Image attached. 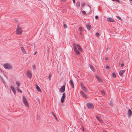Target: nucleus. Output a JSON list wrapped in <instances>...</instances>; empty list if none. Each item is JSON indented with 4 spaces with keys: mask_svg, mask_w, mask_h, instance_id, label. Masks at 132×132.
Listing matches in <instances>:
<instances>
[{
    "mask_svg": "<svg viewBox=\"0 0 132 132\" xmlns=\"http://www.w3.org/2000/svg\"><path fill=\"white\" fill-rule=\"evenodd\" d=\"M73 46L74 51L75 52L76 54L78 55H79L80 53L77 49L76 47V45L75 43H74L73 44Z\"/></svg>",
    "mask_w": 132,
    "mask_h": 132,
    "instance_id": "nucleus-1",
    "label": "nucleus"
},
{
    "mask_svg": "<svg viewBox=\"0 0 132 132\" xmlns=\"http://www.w3.org/2000/svg\"><path fill=\"white\" fill-rule=\"evenodd\" d=\"M4 67L6 69L10 70L12 69L11 65L8 63H5L3 64Z\"/></svg>",
    "mask_w": 132,
    "mask_h": 132,
    "instance_id": "nucleus-2",
    "label": "nucleus"
},
{
    "mask_svg": "<svg viewBox=\"0 0 132 132\" xmlns=\"http://www.w3.org/2000/svg\"><path fill=\"white\" fill-rule=\"evenodd\" d=\"M22 29L20 27L18 26L16 31V34L18 35H21L22 34Z\"/></svg>",
    "mask_w": 132,
    "mask_h": 132,
    "instance_id": "nucleus-3",
    "label": "nucleus"
},
{
    "mask_svg": "<svg viewBox=\"0 0 132 132\" xmlns=\"http://www.w3.org/2000/svg\"><path fill=\"white\" fill-rule=\"evenodd\" d=\"M86 106L89 109H92L94 108V105L93 104L91 103H88L86 104Z\"/></svg>",
    "mask_w": 132,
    "mask_h": 132,
    "instance_id": "nucleus-4",
    "label": "nucleus"
},
{
    "mask_svg": "<svg viewBox=\"0 0 132 132\" xmlns=\"http://www.w3.org/2000/svg\"><path fill=\"white\" fill-rule=\"evenodd\" d=\"M65 86L63 85L59 89V92L61 93H63L65 91Z\"/></svg>",
    "mask_w": 132,
    "mask_h": 132,
    "instance_id": "nucleus-5",
    "label": "nucleus"
},
{
    "mask_svg": "<svg viewBox=\"0 0 132 132\" xmlns=\"http://www.w3.org/2000/svg\"><path fill=\"white\" fill-rule=\"evenodd\" d=\"M27 76L29 78H31L32 77V74L31 73V71L29 70H28L27 71Z\"/></svg>",
    "mask_w": 132,
    "mask_h": 132,
    "instance_id": "nucleus-6",
    "label": "nucleus"
},
{
    "mask_svg": "<svg viewBox=\"0 0 132 132\" xmlns=\"http://www.w3.org/2000/svg\"><path fill=\"white\" fill-rule=\"evenodd\" d=\"M65 97V94L64 93L63 94V95L61 98V102L62 103H63L64 102V100Z\"/></svg>",
    "mask_w": 132,
    "mask_h": 132,
    "instance_id": "nucleus-7",
    "label": "nucleus"
},
{
    "mask_svg": "<svg viewBox=\"0 0 132 132\" xmlns=\"http://www.w3.org/2000/svg\"><path fill=\"white\" fill-rule=\"evenodd\" d=\"M107 20L110 22H113L114 21V20L113 19L110 17L107 18Z\"/></svg>",
    "mask_w": 132,
    "mask_h": 132,
    "instance_id": "nucleus-8",
    "label": "nucleus"
},
{
    "mask_svg": "<svg viewBox=\"0 0 132 132\" xmlns=\"http://www.w3.org/2000/svg\"><path fill=\"white\" fill-rule=\"evenodd\" d=\"M125 70H120L119 72L120 75L122 76L123 75V74L125 73Z\"/></svg>",
    "mask_w": 132,
    "mask_h": 132,
    "instance_id": "nucleus-9",
    "label": "nucleus"
},
{
    "mask_svg": "<svg viewBox=\"0 0 132 132\" xmlns=\"http://www.w3.org/2000/svg\"><path fill=\"white\" fill-rule=\"evenodd\" d=\"M81 94L82 95L83 97L85 98H87L86 95L82 91H81L80 92Z\"/></svg>",
    "mask_w": 132,
    "mask_h": 132,
    "instance_id": "nucleus-10",
    "label": "nucleus"
},
{
    "mask_svg": "<svg viewBox=\"0 0 132 132\" xmlns=\"http://www.w3.org/2000/svg\"><path fill=\"white\" fill-rule=\"evenodd\" d=\"M69 82L71 85L72 88H74V85L73 81L72 80L70 79Z\"/></svg>",
    "mask_w": 132,
    "mask_h": 132,
    "instance_id": "nucleus-11",
    "label": "nucleus"
},
{
    "mask_svg": "<svg viewBox=\"0 0 132 132\" xmlns=\"http://www.w3.org/2000/svg\"><path fill=\"white\" fill-rule=\"evenodd\" d=\"M132 114V112L130 109H129L128 112V116L129 117H130Z\"/></svg>",
    "mask_w": 132,
    "mask_h": 132,
    "instance_id": "nucleus-12",
    "label": "nucleus"
},
{
    "mask_svg": "<svg viewBox=\"0 0 132 132\" xmlns=\"http://www.w3.org/2000/svg\"><path fill=\"white\" fill-rule=\"evenodd\" d=\"M11 88L12 90V91L13 92L14 94L15 95L16 92L14 87L13 86L11 85Z\"/></svg>",
    "mask_w": 132,
    "mask_h": 132,
    "instance_id": "nucleus-13",
    "label": "nucleus"
},
{
    "mask_svg": "<svg viewBox=\"0 0 132 132\" xmlns=\"http://www.w3.org/2000/svg\"><path fill=\"white\" fill-rule=\"evenodd\" d=\"M36 89L39 92H41L42 91L40 89V88L37 85H36Z\"/></svg>",
    "mask_w": 132,
    "mask_h": 132,
    "instance_id": "nucleus-14",
    "label": "nucleus"
},
{
    "mask_svg": "<svg viewBox=\"0 0 132 132\" xmlns=\"http://www.w3.org/2000/svg\"><path fill=\"white\" fill-rule=\"evenodd\" d=\"M21 51H22V52L24 54H27V53L26 52V51L24 49V48L23 47H21Z\"/></svg>",
    "mask_w": 132,
    "mask_h": 132,
    "instance_id": "nucleus-15",
    "label": "nucleus"
},
{
    "mask_svg": "<svg viewBox=\"0 0 132 132\" xmlns=\"http://www.w3.org/2000/svg\"><path fill=\"white\" fill-rule=\"evenodd\" d=\"M86 27L87 28L88 30H90L92 28V27L89 24H87L86 25Z\"/></svg>",
    "mask_w": 132,
    "mask_h": 132,
    "instance_id": "nucleus-16",
    "label": "nucleus"
},
{
    "mask_svg": "<svg viewBox=\"0 0 132 132\" xmlns=\"http://www.w3.org/2000/svg\"><path fill=\"white\" fill-rule=\"evenodd\" d=\"M16 84L18 86L17 89L18 90H19V87L20 86V84L18 82H16Z\"/></svg>",
    "mask_w": 132,
    "mask_h": 132,
    "instance_id": "nucleus-17",
    "label": "nucleus"
},
{
    "mask_svg": "<svg viewBox=\"0 0 132 132\" xmlns=\"http://www.w3.org/2000/svg\"><path fill=\"white\" fill-rule=\"evenodd\" d=\"M96 77L97 80L100 82H102V80L100 78L97 76H96Z\"/></svg>",
    "mask_w": 132,
    "mask_h": 132,
    "instance_id": "nucleus-18",
    "label": "nucleus"
},
{
    "mask_svg": "<svg viewBox=\"0 0 132 132\" xmlns=\"http://www.w3.org/2000/svg\"><path fill=\"white\" fill-rule=\"evenodd\" d=\"M77 46L78 47V49L79 51H82V49L79 45L78 44L77 45Z\"/></svg>",
    "mask_w": 132,
    "mask_h": 132,
    "instance_id": "nucleus-19",
    "label": "nucleus"
},
{
    "mask_svg": "<svg viewBox=\"0 0 132 132\" xmlns=\"http://www.w3.org/2000/svg\"><path fill=\"white\" fill-rule=\"evenodd\" d=\"M27 107H29V105L27 101H26V102H24V103H23Z\"/></svg>",
    "mask_w": 132,
    "mask_h": 132,
    "instance_id": "nucleus-20",
    "label": "nucleus"
},
{
    "mask_svg": "<svg viewBox=\"0 0 132 132\" xmlns=\"http://www.w3.org/2000/svg\"><path fill=\"white\" fill-rule=\"evenodd\" d=\"M23 103H24V102L27 101L26 97L24 96H23Z\"/></svg>",
    "mask_w": 132,
    "mask_h": 132,
    "instance_id": "nucleus-21",
    "label": "nucleus"
},
{
    "mask_svg": "<svg viewBox=\"0 0 132 132\" xmlns=\"http://www.w3.org/2000/svg\"><path fill=\"white\" fill-rule=\"evenodd\" d=\"M90 67L92 70L93 71H95V69L94 68V67L91 65H90Z\"/></svg>",
    "mask_w": 132,
    "mask_h": 132,
    "instance_id": "nucleus-22",
    "label": "nucleus"
},
{
    "mask_svg": "<svg viewBox=\"0 0 132 132\" xmlns=\"http://www.w3.org/2000/svg\"><path fill=\"white\" fill-rule=\"evenodd\" d=\"M96 118L97 120L100 122H101L102 121L101 119H100L99 116H97L96 117Z\"/></svg>",
    "mask_w": 132,
    "mask_h": 132,
    "instance_id": "nucleus-23",
    "label": "nucleus"
},
{
    "mask_svg": "<svg viewBox=\"0 0 132 132\" xmlns=\"http://www.w3.org/2000/svg\"><path fill=\"white\" fill-rule=\"evenodd\" d=\"M76 5L77 7H79L80 6V3L79 2H78L76 3Z\"/></svg>",
    "mask_w": 132,
    "mask_h": 132,
    "instance_id": "nucleus-24",
    "label": "nucleus"
},
{
    "mask_svg": "<svg viewBox=\"0 0 132 132\" xmlns=\"http://www.w3.org/2000/svg\"><path fill=\"white\" fill-rule=\"evenodd\" d=\"M51 113H52V115H53L54 116V117L57 120V117L55 115V114L53 112H52Z\"/></svg>",
    "mask_w": 132,
    "mask_h": 132,
    "instance_id": "nucleus-25",
    "label": "nucleus"
},
{
    "mask_svg": "<svg viewBox=\"0 0 132 132\" xmlns=\"http://www.w3.org/2000/svg\"><path fill=\"white\" fill-rule=\"evenodd\" d=\"M112 76L113 77H114L115 78L116 77V74L114 72H113L112 74Z\"/></svg>",
    "mask_w": 132,
    "mask_h": 132,
    "instance_id": "nucleus-26",
    "label": "nucleus"
},
{
    "mask_svg": "<svg viewBox=\"0 0 132 132\" xmlns=\"http://www.w3.org/2000/svg\"><path fill=\"white\" fill-rule=\"evenodd\" d=\"M52 76V75L51 73H50L49 75V77H48V78L49 79V80H51V77Z\"/></svg>",
    "mask_w": 132,
    "mask_h": 132,
    "instance_id": "nucleus-27",
    "label": "nucleus"
},
{
    "mask_svg": "<svg viewBox=\"0 0 132 132\" xmlns=\"http://www.w3.org/2000/svg\"><path fill=\"white\" fill-rule=\"evenodd\" d=\"M79 30L81 31H83V30L81 27H80L79 28Z\"/></svg>",
    "mask_w": 132,
    "mask_h": 132,
    "instance_id": "nucleus-28",
    "label": "nucleus"
},
{
    "mask_svg": "<svg viewBox=\"0 0 132 132\" xmlns=\"http://www.w3.org/2000/svg\"><path fill=\"white\" fill-rule=\"evenodd\" d=\"M116 17L119 20H121V18L119 16H116Z\"/></svg>",
    "mask_w": 132,
    "mask_h": 132,
    "instance_id": "nucleus-29",
    "label": "nucleus"
},
{
    "mask_svg": "<svg viewBox=\"0 0 132 132\" xmlns=\"http://www.w3.org/2000/svg\"><path fill=\"white\" fill-rule=\"evenodd\" d=\"M83 90L85 92H87V89L85 87H84V88L83 89Z\"/></svg>",
    "mask_w": 132,
    "mask_h": 132,
    "instance_id": "nucleus-30",
    "label": "nucleus"
},
{
    "mask_svg": "<svg viewBox=\"0 0 132 132\" xmlns=\"http://www.w3.org/2000/svg\"><path fill=\"white\" fill-rule=\"evenodd\" d=\"M85 4V3H81V6H84Z\"/></svg>",
    "mask_w": 132,
    "mask_h": 132,
    "instance_id": "nucleus-31",
    "label": "nucleus"
},
{
    "mask_svg": "<svg viewBox=\"0 0 132 132\" xmlns=\"http://www.w3.org/2000/svg\"><path fill=\"white\" fill-rule=\"evenodd\" d=\"M82 14L84 15H86V13L85 11H82Z\"/></svg>",
    "mask_w": 132,
    "mask_h": 132,
    "instance_id": "nucleus-32",
    "label": "nucleus"
},
{
    "mask_svg": "<svg viewBox=\"0 0 132 132\" xmlns=\"http://www.w3.org/2000/svg\"><path fill=\"white\" fill-rule=\"evenodd\" d=\"M63 27L65 28H67V25L65 24H64L63 25Z\"/></svg>",
    "mask_w": 132,
    "mask_h": 132,
    "instance_id": "nucleus-33",
    "label": "nucleus"
},
{
    "mask_svg": "<svg viewBox=\"0 0 132 132\" xmlns=\"http://www.w3.org/2000/svg\"><path fill=\"white\" fill-rule=\"evenodd\" d=\"M99 34L98 32H97L96 33V36L97 37H98L99 36Z\"/></svg>",
    "mask_w": 132,
    "mask_h": 132,
    "instance_id": "nucleus-34",
    "label": "nucleus"
},
{
    "mask_svg": "<svg viewBox=\"0 0 132 132\" xmlns=\"http://www.w3.org/2000/svg\"><path fill=\"white\" fill-rule=\"evenodd\" d=\"M112 0L113 1H116L118 3L120 2V1L119 0Z\"/></svg>",
    "mask_w": 132,
    "mask_h": 132,
    "instance_id": "nucleus-35",
    "label": "nucleus"
},
{
    "mask_svg": "<svg viewBox=\"0 0 132 132\" xmlns=\"http://www.w3.org/2000/svg\"><path fill=\"white\" fill-rule=\"evenodd\" d=\"M81 87L82 89L84 88V87H85L84 86V85L82 84H81Z\"/></svg>",
    "mask_w": 132,
    "mask_h": 132,
    "instance_id": "nucleus-36",
    "label": "nucleus"
},
{
    "mask_svg": "<svg viewBox=\"0 0 132 132\" xmlns=\"http://www.w3.org/2000/svg\"><path fill=\"white\" fill-rule=\"evenodd\" d=\"M106 68L107 69H109L110 68V67L108 65H107L106 67Z\"/></svg>",
    "mask_w": 132,
    "mask_h": 132,
    "instance_id": "nucleus-37",
    "label": "nucleus"
},
{
    "mask_svg": "<svg viewBox=\"0 0 132 132\" xmlns=\"http://www.w3.org/2000/svg\"><path fill=\"white\" fill-rule=\"evenodd\" d=\"M32 68L34 69H36V66L35 65H34L32 66Z\"/></svg>",
    "mask_w": 132,
    "mask_h": 132,
    "instance_id": "nucleus-38",
    "label": "nucleus"
},
{
    "mask_svg": "<svg viewBox=\"0 0 132 132\" xmlns=\"http://www.w3.org/2000/svg\"><path fill=\"white\" fill-rule=\"evenodd\" d=\"M95 18L96 19H97L98 18V17L97 15H96L95 16Z\"/></svg>",
    "mask_w": 132,
    "mask_h": 132,
    "instance_id": "nucleus-39",
    "label": "nucleus"
},
{
    "mask_svg": "<svg viewBox=\"0 0 132 132\" xmlns=\"http://www.w3.org/2000/svg\"><path fill=\"white\" fill-rule=\"evenodd\" d=\"M124 64L123 63H122L121 64V67H123L124 66Z\"/></svg>",
    "mask_w": 132,
    "mask_h": 132,
    "instance_id": "nucleus-40",
    "label": "nucleus"
},
{
    "mask_svg": "<svg viewBox=\"0 0 132 132\" xmlns=\"http://www.w3.org/2000/svg\"><path fill=\"white\" fill-rule=\"evenodd\" d=\"M18 91H19L20 93H22V91L20 89H19V90H18Z\"/></svg>",
    "mask_w": 132,
    "mask_h": 132,
    "instance_id": "nucleus-41",
    "label": "nucleus"
},
{
    "mask_svg": "<svg viewBox=\"0 0 132 132\" xmlns=\"http://www.w3.org/2000/svg\"><path fill=\"white\" fill-rule=\"evenodd\" d=\"M102 94H104V91H102Z\"/></svg>",
    "mask_w": 132,
    "mask_h": 132,
    "instance_id": "nucleus-42",
    "label": "nucleus"
},
{
    "mask_svg": "<svg viewBox=\"0 0 132 132\" xmlns=\"http://www.w3.org/2000/svg\"><path fill=\"white\" fill-rule=\"evenodd\" d=\"M38 101H39V103L40 104L39 99V98H38Z\"/></svg>",
    "mask_w": 132,
    "mask_h": 132,
    "instance_id": "nucleus-43",
    "label": "nucleus"
},
{
    "mask_svg": "<svg viewBox=\"0 0 132 132\" xmlns=\"http://www.w3.org/2000/svg\"><path fill=\"white\" fill-rule=\"evenodd\" d=\"M108 60V57H106V58H105V60Z\"/></svg>",
    "mask_w": 132,
    "mask_h": 132,
    "instance_id": "nucleus-44",
    "label": "nucleus"
},
{
    "mask_svg": "<svg viewBox=\"0 0 132 132\" xmlns=\"http://www.w3.org/2000/svg\"><path fill=\"white\" fill-rule=\"evenodd\" d=\"M72 1H73V3H75V0H72Z\"/></svg>",
    "mask_w": 132,
    "mask_h": 132,
    "instance_id": "nucleus-45",
    "label": "nucleus"
},
{
    "mask_svg": "<svg viewBox=\"0 0 132 132\" xmlns=\"http://www.w3.org/2000/svg\"><path fill=\"white\" fill-rule=\"evenodd\" d=\"M36 53H37L36 52H35V53L34 54V55H35Z\"/></svg>",
    "mask_w": 132,
    "mask_h": 132,
    "instance_id": "nucleus-46",
    "label": "nucleus"
},
{
    "mask_svg": "<svg viewBox=\"0 0 132 132\" xmlns=\"http://www.w3.org/2000/svg\"><path fill=\"white\" fill-rule=\"evenodd\" d=\"M63 2H64L66 0H61Z\"/></svg>",
    "mask_w": 132,
    "mask_h": 132,
    "instance_id": "nucleus-47",
    "label": "nucleus"
},
{
    "mask_svg": "<svg viewBox=\"0 0 132 132\" xmlns=\"http://www.w3.org/2000/svg\"><path fill=\"white\" fill-rule=\"evenodd\" d=\"M103 132H107V131H106L104 130L103 131Z\"/></svg>",
    "mask_w": 132,
    "mask_h": 132,
    "instance_id": "nucleus-48",
    "label": "nucleus"
},
{
    "mask_svg": "<svg viewBox=\"0 0 132 132\" xmlns=\"http://www.w3.org/2000/svg\"><path fill=\"white\" fill-rule=\"evenodd\" d=\"M110 105H111H111H112V104H111V103H110Z\"/></svg>",
    "mask_w": 132,
    "mask_h": 132,
    "instance_id": "nucleus-49",
    "label": "nucleus"
},
{
    "mask_svg": "<svg viewBox=\"0 0 132 132\" xmlns=\"http://www.w3.org/2000/svg\"><path fill=\"white\" fill-rule=\"evenodd\" d=\"M130 1H132V0H129Z\"/></svg>",
    "mask_w": 132,
    "mask_h": 132,
    "instance_id": "nucleus-50",
    "label": "nucleus"
},
{
    "mask_svg": "<svg viewBox=\"0 0 132 132\" xmlns=\"http://www.w3.org/2000/svg\"><path fill=\"white\" fill-rule=\"evenodd\" d=\"M80 34H81V33H80Z\"/></svg>",
    "mask_w": 132,
    "mask_h": 132,
    "instance_id": "nucleus-51",
    "label": "nucleus"
}]
</instances>
